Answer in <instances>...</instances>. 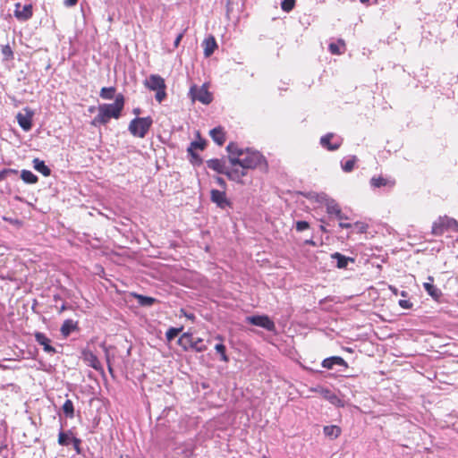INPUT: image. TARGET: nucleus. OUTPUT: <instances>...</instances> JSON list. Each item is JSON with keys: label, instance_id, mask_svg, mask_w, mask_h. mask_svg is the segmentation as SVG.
Segmentation results:
<instances>
[{"label": "nucleus", "instance_id": "1", "mask_svg": "<svg viewBox=\"0 0 458 458\" xmlns=\"http://www.w3.org/2000/svg\"><path fill=\"white\" fill-rule=\"evenodd\" d=\"M124 97L123 94L115 96L114 102L111 104H100L98 107V114L92 119L91 125L98 127L106 125L110 119H118L124 107Z\"/></svg>", "mask_w": 458, "mask_h": 458}, {"label": "nucleus", "instance_id": "2", "mask_svg": "<svg viewBox=\"0 0 458 458\" xmlns=\"http://www.w3.org/2000/svg\"><path fill=\"white\" fill-rule=\"evenodd\" d=\"M153 124L151 116L135 117L132 119L128 127L130 133L138 138H144Z\"/></svg>", "mask_w": 458, "mask_h": 458}, {"label": "nucleus", "instance_id": "3", "mask_svg": "<svg viewBox=\"0 0 458 458\" xmlns=\"http://www.w3.org/2000/svg\"><path fill=\"white\" fill-rule=\"evenodd\" d=\"M178 344L186 352L192 350L196 352H203L207 350L202 338H193L191 332L183 333L177 341Z\"/></svg>", "mask_w": 458, "mask_h": 458}, {"label": "nucleus", "instance_id": "4", "mask_svg": "<svg viewBox=\"0 0 458 458\" xmlns=\"http://www.w3.org/2000/svg\"><path fill=\"white\" fill-rule=\"evenodd\" d=\"M445 231L458 233V222L454 218L447 216H439L432 225L431 233L436 236H440Z\"/></svg>", "mask_w": 458, "mask_h": 458}, {"label": "nucleus", "instance_id": "5", "mask_svg": "<svg viewBox=\"0 0 458 458\" xmlns=\"http://www.w3.org/2000/svg\"><path fill=\"white\" fill-rule=\"evenodd\" d=\"M242 168L243 170L255 169L266 164V159L263 155L259 152L247 148L245 155L242 157Z\"/></svg>", "mask_w": 458, "mask_h": 458}, {"label": "nucleus", "instance_id": "6", "mask_svg": "<svg viewBox=\"0 0 458 458\" xmlns=\"http://www.w3.org/2000/svg\"><path fill=\"white\" fill-rule=\"evenodd\" d=\"M189 95L192 101H199L204 105H208L213 100L212 93L208 91L206 84L200 87L192 85L190 89Z\"/></svg>", "mask_w": 458, "mask_h": 458}, {"label": "nucleus", "instance_id": "7", "mask_svg": "<svg viewBox=\"0 0 458 458\" xmlns=\"http://www.w3.org/2000/svg\"><path fill=\"white\" fill-rule=\"evenodd\" d=\"M246 322L262 327L269 332L276 331L275 322L267 315H252L246 317Z\"/></svg>", "mask_w": 458, "mask_h": 458}, {"label": "nucleus", "instance_id": "8", "mask_svg": "<svg viewBox=\"0 0 458 458\" xmlns=\"http://www.w3.org/2000/svg\"><path fill=\"white\" fill-rule=\"evenodd\" d=\"M210 199L221 209L233 208V202L227 199L224 190L212 189L210 191Z\"/></svg>", "mask_w": 458, "mask_h": 458}, {"label": "nucleus", "instance_id": "9", "mask_svg": "<svg viewBox=\"0 0 458 458\" xmlns=\"http://www.w3.org/2000/svg\"><path fill=\"white\" fill-rule=\"evenodd\" d=\"M321 366L327 369H335L338 368V372H344L348 368V363L340 356H330L324 359Z\"/></svg>", "mask_w": 458, "mask_h": 458}, {"label": "nucleus", "instance_id": "10", "mask_svg": "<svg viewBox=\"0 0 458 458\" xmlns=\"http://www.w3.org/2000/svg\"><path fill=\"white\" fill-rule=\"evenodd\" d=\"M343 144V139L332 132H328L320 138V145L329 150H337Z\"/></svg>", "mask_w": 458, "mask_h": 458}, {"label": "nucleus", "instance_id": "11", "mask_svg": "<svg viewBox=\"0 0 458 458\" xmlns=\"http://www.w3.org/2000/svg\"><path fill=\"white\" fill-rule=\"evenodd\" d=\"M23 110L25 112L24 114L21 113L17 114V123L24 131H30L33 125L32 118L34 115V112L29 107H25Z\"/></svg>", "mask_w": 458, "mask_h": 458}, {"label": "nucleus", "instance_id": "12", "mask_svg": "<svg viewBox=\"0 0 458 458\" xmlns=\"http://www.w3.org/2000/svg\"><path fill=\"white\" fill-rule=\"evenodd\" d=\"M423 288L434 301H440L443 297V293L437 285L434 284L433 276H428V281L423 283Z\"/></svg>", "mask_w": 458, "mask_h": 458}, {"label": "nucleus", "instance_id": "13", "mask_svg": "<svg viewBox=\"0 0 458 458\" xmlns=\"http://www.w3.org/2000/svg\"><path fill=\"white\" fill-rule=\"evenodd\" d=\"M32 5L30 4L22 5L21 3L15 4L14 16L17 20L25 21L32 17Z\"/></svg>", "mask_w": 458, "mask_h": 458}, {"label": "nucleus", "instance_id": "14", "mask_svg": "<svg viewBox=\"0 0 458 458\" xmlns=\"http://www.w3.org/2000/svg\"><path fill=\"white\" fill-rule=\"evenodd\" d=\"M144 85L149 90L155 91L161 88H166L165 80L158 74H151L144 81Z\"/></svg>", "mask_w": 458, "mask_h": 458}, {"label": "nucleus", "instance_id": "15", "mask_svg": "<svg viewBox=\"0 0 458 458\" xmlns=\"http://www.w3.org/2000/svg\"><path fill=\"white\" fill-rule=\"evenodd\" d=\"M36 342L43 347L44 352L49 354L56 353V350L51 345V340L42 332H36L34 334Z\"/></svg>", "mask_w": 458, "mask_h": 458}, {"label": "nucleus", "instance_id": "16", "mask_svg": "<svg viewBox=\"0 0 458 458\" xmlns=\"http://www.w3.org/2000/svg\"><path fill=\"white\" fill-rule=\"evenodd\" d=\"M207 167L216 172L219 174L225 175L227 168L225 167V161L219 158H211L206 161Z\"/></svg>", "mask_w": 458, "mask_h": 458}, {"label": "nucleus", "instance_id": "17", "mask_svg": "<svg viewBox=\"0 0 458 458\" xmlns=\"http://www.w3.org/2000/svg\"><path fill=\"white\" fill-rule=\"evenodd\" d=\"M331 259L336 262V267L343 269L347 268L349 263H354L355 259L351 257H347L340 252H334L331 254Z\"/></svg>", "mask_w": 458, "mask_h": 458}, {"label": "nucleus", "instance_id": "18", "mask_svg": "<svg viewBox=\"0 0 458 458\" xmlns=\"http://www.w3.org/2000/svg\"><path fill=\"white\" fill-rule=\"evenodd\" d=\"M318 392L330 403H332V404H334L335 406H338V407H343L344 406L343 401L338 397L337 394H335L329 388L321 387Z\"/></svg>", "mask_w": 458, "mask_h": 458}, {"label": "nucleus", "instance_id": "19", "mask_svg": "<svg viewBox=\"0 0 458 458\" xmlns=\"http://www.w3.org/2000/svg\"><path fill=\"white\" fill-rule=\"evenodd\" d=\"M74 331H79L78 322L70 318L65 319L60 328L63 337L67 338Z\"/></svg>", "mask_w": 458, "mask_h": 458}, {"label": "nucleus", "instance_id": "20", "mask_svg": "<svg viewBox=\"0 0 458 458\" xmlns=\"http://www.w3.org/2000/svg\"><path fill=\"white\" fill-rule=\"evenodd\" d=\"M131 296L137 301L138 304L141 307H151L159 301L154 297L143 295L137 293H131Z\"/></svg>", "mask_w": 458, "mask_h": 458}, {"label": "nucleus", "instance_id": "21", "mask_svg": "<svg viewBox=\"0 0 458 458\" xmlns=\"http://www.w3.org/2000/svg\"><path fill=\"white\" fill-rule=\"evenodd\" d=\"M202 46L204 47L205 57L211 56L218 47L215 37L212 35H209L204 39Z\"/></svg>", "mask_w": 458, "mask_h": 458}, {"label": "nucleus", "instance_id": "22", "mask_svg": "<svg viewBox=\"0 0 458 458\" xmlns=\"http://www.w3.org/2000/svg\"><path fill=\"white\" fill-rule=\"evenodd\" d=\"M76 437L73 436L72 430H66L64 431L63 429V426L61 427V429L59 431V434H58V444L60 445H63V446H68L70 445L73 439L75 438Z\"/></svg>", "mask_w": 458, "mask_h": 458}, {"label": "nucleus", "instance_id": "23", "mask_svg": "<svg viewBox=\"0 0 458 458\" xmlns=\"http://www.w3.org/2000/svg\"><path fill=\"white\" fill-rule=\"evenodd\" d=\"M209 135L214 142L218 146H223L225 142V133L221 126H217L210 130Z\"/></svg>", "mask_w": 458, "mask_h": 458}, {"label": "nucleus", "instance_id": "24", "mask_svg": "<svg viewBox=\"0 0 458 458\" xmlns=\"http://www.w3.org/2000/svg\"><path fill=\"white\" fill-rule=\"evenodd\" d=\"M247 170H239L238 168H233V169H227V172L225 173V176L233 182L242 183V178L247 175Z\"/></svg>", "mask_w": 458, "mask_h": 458}, {"label": "nucleus", "instance_id": "25", "mask_svg": "<svg viewBox=\"0 0 458 458\" xmlns=\"http://www.w3.org/2000/svg\"><path fill=\"white\" fill-rule=\"evenodd\" d=\"M177 454L182 458H191L194 455V445L191 443H186L176 447Z\"/></svg>", "mask_w": 458, "mask_h": 458}, {"label": "nucleus", "instance_id": "26", "mask_svg": "<svg viewBox=\"0 0 458 458\" xmlns=\"http://www.w3.org/2000/svg\"><path fill=\"white\" fill-rule=\"evenodd\" d=\"M33 168L43 174L44 176H49L51 174V169L48 165H46L44 160L39 158H34L32 161Z\"/></svg>", "mask_w": 458, "mask_h": 458}, {"label": "nucleus", "instance_id": "27", "mask_svg": "<svg viewBox=\"0 0 458 458\" xmlns=\"http://www.w3.org/2000/svg\"><path fill=\"white\" fill-rule=\"evenodd\" d=\"M216 339L219 340L220 343L216 344L215 345V350L216 352L220 355V360L224 362H228L229 361V357L228 355L226 354V347L225 345L222 343L223 341V337L220 335H217L216 336Z\"/></svg>", "mask_w": 458, "mask_h": 458}, {"label": "nucleus", "instance_id": "28", "mask_svg": "<svg viewBox=\"0 0 458 458\" xmlns=\"http://www.w3.org/2000/svg\"><path fill=\"white\" fill-rule=\"evenodd\" d=\"M84 360L88 363V365L93 368L94 369L98 371L103 370L101 362L99 361L98 358L92 352L87 353L86 356L84 357Z\"/></svg>", "mask_w": 458, "mask_h": 458}, {"label": "nucleus", "instance_id": "29", "mask_svg": "<svg viewBox=\"0 0 458 458\" xmlns=\"http://www.w3.org/2000/svg\"><path fill=\"white\" fill-rule=\"evenodd\" d=\"M226 151L230 156L243 157L247 148H240L237 143L230 142L226 146Z\"/></svg>", "mask_w": 458, "mask_h": 458}, {"label": "nucleus", "instance_id": "30", "mask_svg": "<svg viewBox=\"0 0 458 458\" xmlns=\"http://www.w3.org/2000/svg\"><path fill=\"white\" fill-rule=\"evenodd\" d=\"M341 431V428L336 425L325 426L323 428L325 436L331 439L337 438L340 436Z\"/></svg>", "mask_w": 458, "mask_h": 458}, {"label": "nucleus", "instance_id": "31", "mask_svg": "<svg viewBox=\"0 0 458 458\" xmlns=\"http://www.w3.org/2000/svg\"><path fill=\"white\" fill-rule=\"evenodd\" d=\"M358 161V158L356 156H350L347 159H343L341 161V167L344 172L350 173L354 169V165L356 162Z\"/></svg>", "mask_w": 458, "mask_h": 458}, {"label": "nucleus", "instance_id": "32", "mask_svg": "<svg viewBox=\"0 0 458 458\" xmlns=\"http://www.w3.org/2000/svg\"><path fill=\"white\" fill-rule=\"evenodd\" d=\"M21 179L26 184H35L38 182V177L30 170L23 169L21 172Z\"/></svg>", "mask_w": 458, "mask_h": 458}, {"label": "nucleus", "instance_id": "33", "mask_svg": "<svg viewBox=\"0 0 458 458\" xmlns=\"http://www.w3.org/2000/svg\"><path fill=\"white\" fill-rule=\"evenodd\" d=\"M326 208L327 213L328 215H339L341 208L339 207L338 203L333 199H326Z\"/></svg>", "mask_w": 458, "mask_h": 458}, {"label": "nucleus", "instance_id": "34", "mask_svg": "<svg viewBox=\"0 0 458 458\" xmlns=\"http://www.w3.org/2000/svg\"><path fill=\"white\" fill-rule=\"evenodd\" d=\"M370 185L372 188H380V187H384V186H387V185L392 187L394 185V182L388 181L386 178L378 176V177H372L370 179Z\"/></svg>", "mask_w": 458, "mask_h": 458}, {"label": "nucleus", "instance_id": "35", "mask_svg": "<svg viewBox=\"0 0 458 458\" xmlns=\"http://www.w3.org/2000/svg\"><path fill=\"white\" fill-rule=\"evenodd\" d=\"M62 411L66 418L72 419L74 417V405L72 401L67 399L62 406Z\"/></svg>", "mask_w": 458, "mask_h": 458}, {"label": "nucleus", "instance_id": "36", "mask_svg": "<svg viewBox=\"0 0 458 458\" xmlns=\"http://www.w3.org/2000/svg\"><path fill=\"white\" fill-rule=\"evenodd\" d=\"M187 153L190 157V162L194 166H199L203 164L202 157L194 150L191 148H187Z\"/></svg>", "mask_w": 458, "mask_h": 458}, {"label": "nucleus", "instance_id": "37", "mask_svg": "<svg viewBox=\"0 0 458 458\" xmlns=\"http://www.w3.org/2000/svg\"><path fill=\"white\" fill-rule=\"evenodd\" d=\"M340 46L345 47V43L343 39H338L336 43L332 42L328 46V49L332 55H341L344 51L340 49Z\"/></svg>", "mask_w": 458, "mask_h": 458}, {"label": "nucleus", "instance_id": "38", "mask_svg": "<svg viewBox=\"0 0 458 458\" xmlns=\"http://www.w3.org/2000/svg\"><path fill=\"white\" fill-rule=\"evenodd\" d=\"M199 140H193L190 143V146L187 148H191L192 150L199 149L204 150L207 146V140L201 139L199 133L198 132Z\"/></svg>", "mask_w": 458, "mask_h": 458}, {"label": "nucleus", "instance_id": "39", "mask_svg": "<svg viewBox=\"0 0 458 458\" xmlns=\"http://www.w3.org/2000/svg\"><path fill=\"white\" fill-rule=\"evenodd\" d=\"M115 94L114 87H104L101 89L99 96L103 99H113Z\"/></svg>", "mask_w": 458, "mask_h": 458}, {"label": "nucleus", "instance_id": "40", "mask_svg": "<svg viewBox=\"0 0 458 458\" xmlns=\"http://www.w3.org/2000/svg\"><path fill=\"white\" fill-rule=\"evenodd\" d=\"M182 329H183V327H170L165 333V337H166L167 341L168 342L173 341L175 337L178 336V335L182 331Z\"/></svg>", "mask_w": 458, "mask_h": 458}, {"label": "nucleus", "instance_id": "41", "mask_svg": "<svg viewBox=\"0 0 458 458\" xmlns=\"http://www.w3.org/2000/svg\"><path fill=\"white\" fill-rule=\"evenodd\" d=\"M296 0H283L281 2V8L283 11L289 13L295 6Z\"/></svg>", "mask_w": 458, "mask_h": 458}, {"label": "nucleus", "instance_id": "42", "mask_svg": "<svg viewBox=\"0 0 458 458\" xmlns=\"http://www.w3.org/2000/svg\"><path fill=\"white\" fill-rule=\"evenodd\" d=\"M18 174V170L13 168H4L0 171V182L7 178L8 176Z\"/></svg>", "mask_w": 458, "mask_h": 458}, {"label": "nucleus", "instance_id": "43", "mask_svg": "<svg viewBox=\"0 0 458 458\" xmlns=\"http://www.w3.org/2000/svg\"><path fill=\"white\" fill-rule=\"evenodd\" d=\"M166 88H161L160 89L155 90V98L158 103H162L166 98Z\"/></svg>", "mask_w": 458, "mask_h": 458}, {"label": "nucleus", "instance_id": "44", "mask_svg": "<svg viewBox=\"0 0 458 458\" xmlns=\"http://www.w3.org/2000/svg\"><path fill=\"white\" fill-rule=\"evenodd\" d=\"M310 228V224L304 220H299L295 223V229L297 232H303Z\"/></svg>", "mask_w": 458, "mask_h": 458}, {"label": "nucleus", "instance_id": "45", "mask_svg": "<svg viewBox=\"0 0 458 458\" xmlns=\"http://www.w3.org/2000/svg\"><path fill=\"white\" fill-rule=\"evenodd\" d=\"M228 159L232 165H233V166L239 165L242 168V157L229 155Z\"/></svg>", "mask_w": 458, "mask_h": 458}, {"label": "nucleus", "instance_id": "46", "mask_svg": "<svg viewBox=\"0 0 458 458\" xmlns=\"http://www.w3.org/2000/svg\"><path fill=\"white\" fill-rule=\"evenodd\" d=\"M2 54L7 60L13 57V52L9 45L3 46Z\"/></svg>", "mask_w": 458, "mask_h": 458}, {"label": "nucleus", "instance_id": "47", "mask_svg": "<svg viewBox=\"0 0 458 458\" xmlns=\"http://www.w3.org/2000/svg\"><path fill=\"white\" fill-rule=\"evenodd\" d=\"M81 440L78 437H75L71 445H72L73 449L75 450L77 454H81L82 453V449L81 447Z\"/></svg>", "mask_w": 458, "mask_h": 458}, {"label": "nucleus", "instance_id": "48", "mask_svg": "<svg viewBox=\"0 0 458 458\" xmlns=\"http://www.w3.org/2000/svg\"><path fill=\"white\" fill-rule=\"evenodd\" d=\"M214 179L222 190H226L227 184L224 178H222L221 176H215Z\"/></svg>", "mask_w": 458, "mask_h": 458}, {"label": "nucleus", "instance_id": "49", "mask_svg": "<svg viewBox=\"0 0 458 458\" xmlns=\"http://www.w3.org/2000/svg\"><path fill=\"white\" fill-rule=\"evenodd\" d=\"M398 304L401 308L409 310L411 309L413 304L409 300H400Z\"/></svg>", "mask_w": 458, "mask_h": 458}, {"label": "nucleus", "instance_id": "50", "mask_svg": "<svg viewBox=\"0 0 458 458\" xmlns=\"http://www.w3.org/2000/svg\"><path fill=\"white\" fill-rule=\"evenodd\" d=\"M356 228H358L359 232L365 233L368 225H365L363 223L357 222L353 225Z\"/></svg>", "mask_w": 458, "mask_h": 458}, {"label": "nucleus", "instance_id": "51", "mask_svg": "<svg viewBox=\"0 0 458 458\" xmlns=\"http://www.w3.org/2000/svg\"><path fill=\"white\" fill-rule=\"evenodd\" d=\"M181 313L185 317L187 318L188 319L191 320V321H194L196 317L193 313H189L187 312L184 309H182L181 310Z\"/></svg>", "mask_w": 458, "mask_h": 458}, {"label": "nucleus", "instance_id": "52", "mask_svg": "<svg viewBox=\"0 0 458 458\" xmlns=\"http://www.w3.org/2000/svg\"><path fill=\"white\" fill-rule=\"evenodd\" d=\"M78 1L79 0H64V4L66 7H72V6H74L78 3Z\"/></svg>", "mask_w": 458, "mask_h": 458}, {"label": "nucleus", "instance_id": "53", "mask_svg": "<svg viewBox=\"0 0 458 458\" xmlns=\"http://www.w3.org/2000/svg\"><path fill=\"white\" fill-rule=\"evenodd\" d=\"M183 38V33H180L177 35V37L175 38L174 41V46L175 47H178L182 38Z\"/></svg>", "mask_w": 458, "mask_h": 458}, {"label": "nucleus", "instance_id": "54", "mask_svg": "<svg viewBox=\"0 0 458 458\" xmlns=\"http://www.w3.org/2000/svg\"><path fill=\"white\" fill-rule=\"evenodd\" d=\"M304 244L309 245V246H313V247H316L318 245L312 237L310 239L305 240Z\"/></svg>", "mask_w": 458, "mask_h": 458}, {"label": "nucleus", "instance_id": "55", "mask_svg": "<svg viewBox=\"0 0 458 458\" xmlns=\"http://www.w3.org/2000/svg\"><path fill=\"white\" fill-rule=\"evenodd\" d=\"M339 226H340L341 228H346V229H348V228H352V227L353 226V225H352V224H350V223L340 222V223H339Z\"/></svg>", "mask_w": 458, "mask_h": 458}, {"label": "nucleus", "instance_id": "56", "mask_svg": "<svg viewBox=\"0 0 458 458\" xmlns=\"http://www.w3.org/2000/svg\"><path fill=\"white\" fill-rule=\"evenodd\" d=\"M335 217L338 220H340V222H343V220L348 219V217L343 214L342 210H340V214L339 215H335Z\"/></svg>", "mask_w": 458, "mask_h": 458}, {"label": "nucleus", "instance_id": "57", "mask_svg": "<svg viewBox=\"0 0 458 458\" xmlns=\"http://www.w3.org/2000/svg\"><path fill=\"white\" fill-rule=\"evenodd\" d=\"M321 222L323 223V225H321L319 226L320 230H321L322 232H327V229H326V226H325V225H326V221H325V220H323V219H321ZM327 225H329V224H328V223H327Z\"/></svg>", "mask_w": 458, "mask_h": 458}, {"label": "nucleus", "instance_id": "58", "mask_svg": "<svg viewBox=\"0 0 458 458\" xmlns=\"http://www.w3.org/2000/svg\"><path fill=\"white\" fill-rule=\"evenodd\" d=\"M132 113H133L134 114H136V115H139V114L141 113V110H140V108L136 107V108H134V109L132 110Z\"/></svg>", "mask_w": 458, "mask_h": 458}, {"label": "nucleus", "instance_id": "59", "mask_svg": "<svg viewBox=\"0 0 458 458\" xmlns=\"http://www.w3.org/2000/svg\"><path fill=\"white\" fill-rule=\"evenodd\" d=\"M390 289L392 290V292H393L394 294H397L398 290H397L395 287L390 286Z\"/></svg>", "mask_w": 458, "mask_h": 458}, {"label": "nucleus", "instance_id": "60", "mask_svg": "<svg viewBox=\"0 0 458 458\" xmlns=\"http://www.w3.org/2000/svg\"><path fill=\"white\" fill-rule=\"evenodd\" d=\"M66 310V306H65V304H63V305L61 306V308H60V312H62V311H64V310Z\"/></svg>", "mask_w": 458, "mask_h": 458}, {"label": "nucleus", "instance_id": "61", "mask_svg": "<svg viewBox=\"0 0 458 458\" xmlns=\"http://www.w3.org/2000/svg\"><path fill=\"white\" fill-rule=\"evenodd\" d=\"M401 295H402L403 297H406V296L408 295V293H407L405 291H402V292H401Z\"/></svg>", "mask_w": 458, "mask_h": 458}, {"label": "nucleus", "instance_id": "62", "mask_svg": "<svg viewBox=\"0 0 458 458\" xmlns=\"http://www.w3.org/2000/svg\"><path fill=\"white\" fill-rule=\"evenodd\" d=\"M108 370L113 375L114 370L110 364H108Z\"/></svg>", "mask_w": 458, "mask_h": 458}, {"label": "nucleus", "instance_id": "63", "mask_svg": "<svg viewBox=\"0 0 458 458\" xmlns=\"http://www.w3.org/2000/svg\"><path fill=\"white\" fill-rule=\"evenodd\" d=\"M5 447V445H0V456L2 455V452Z\"/></svg>", "mask_w": 458, "mask_h": 458}, {"label": "nucleus", "instance_id": "64", "mask_svg": "<svg viewBox=\"0 0 458 458\" xmlns=\"http://www.w3.org/2000/svg\"><path fill=\"white\" fill-rule=\"evenodd\" d=\"M360 3H362V4H367V3H369V0H360Z\"/></svg>", "mask_w": 458, "mask_h": 458}]
</instances>
